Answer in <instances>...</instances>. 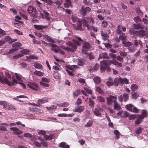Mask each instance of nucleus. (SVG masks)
I'll use <instances>...</instances> for the list:
<instances>
[{"mask_svg": "<svg viewBox=\"0 0 148 148\" xmlns=\"http://www.w3.org/2000/svg\"><path fill=\"white\" fill-rule=\"evenodd\" d=\"M15 75L16 77V79L18 81H22V76L16 73H15Z\"/></svg>", "mask_w": 148, "mask_h": 148, "instance_id": "ea45409f", "label": "nucleus"}, {"mask_svg": "<svg viewBox=\"0 0 148 148\" xmlns=\"http://www.w3.org/2000/svg\"><path fill=\"white\" fill-rule=\"evenodd\" d=\"M134 34L135 35L140 37L143 36L145 34V32L144 30H140L138 31H135Z\"/></svg>", "mask_w": 148, "mask_h": 148, "instance_id": "1a4fd4ad", "label": "nucleus"}, {"mask_svg": "<svg viewBox=\"0 0 148 148\" xmlns=\"http://www.w3.org/2000/svg\"><path fill=\"white\" fill-rule=\"evenodd\" d=\"M53 76V77L56 79H58L59 78V75L58 73L56 71H55L54 72Z\"/></svg>", "mask_w": 148, "mask_h": 148, "instance_id": "603ef678", "label": "nucleus"}, {"mask_svg": "<svg viewBox=\"0 0 148 148\" xmlns=\"http://www.w3.org/2000/svg\"><path fill=\"white\" fill-rule=\"evenodd\" d=\"M107 22L105 21H103L102 22V25L103 27H106L107 26Z\"/></svg>", "mask_w": 148, "mask_h": 148, "instance_id": "774afa93", "label": "nucleus"}, {"mask_svg": "<svg viewBox=\"0 0 148 148\" xmlns=\"http://www.w3.org/2000/svg\"><path fill=\"white\" fill-rule=\"evenodd\" d=\"M142 114L141 115H139L138 116L141 118L142 119L147 117V114L146 111L145 110H143L142 112Z\"/></svg>", "mask_w": 148, "mask_h": 148, "instance_id": "393cba45", "label": "nucleus"}, {"mask_svg": "<svg viewBox=\"0 0 148 148\" xmlns=\"http://www.w3.org/2000/svg\"><path fill=\"white\" fill-rule=\"evenodd\" d=\"M0 82L3 83H5L9 86L14 85L16 84H19L23 88H25V86L23 83L21 82H18L16 80L13 79L12 82H10L5 77H2L0 76Z\"/></svg>", "mask_w": 148, "mask_h": 148, "instance_id": "7ed1b4c3", "label": "nucleus"}, {"mask_svg": "<svg viewBox=\"0 0 148 148\" xmlns=\"http://www.w3.org/2000/svg\"><path fill=\"white\" fill-rule=\"evenodd\" d=\"M51 45L52 47L51 49L53 51L56 53L59 52L60 49L59 48V47L56 45L52 44H51Z\"/></svg>", "mask_w": 148, "mask_h": 148, "instance_id": "4468645a", "label": "nucleus"}, {"mask_svg": "<svg viewBox=\"0 0 148 148\" xmlns=\"http://www.w3.org/2000/svg\"><path fill=\"white\" fill-rule=\"evenodd\" d=\"M34 66L35 68L39 69H42L43 68L42 66L40 64L37 62H34Z\"/></svg>", "mask_w": 148, "mask_h": 148, "instance_id": "dca6fc26", "label": "nucleus"}, {"mask_svg": "<svg viewBox=\"0 0 148 148\" xmlns=\"http://www.w3.org/2000/svg\"><path fill=\"white\" fill-rule=\"evenodd\" d=\"M10 129L11 130L16 132V133L17 134H20L22 133L21 131H19V129L15 127H10Z\"/></svg>", "mask_w": 148, "mask_h": 148, "instance_id": "a878e982", "label": "nucleus"}, {"mask_svg": "<svg viewBox=\"0 0 148 148\" xmlns=\"http://www.w3.org/2000/svg\"><path fill=\"white\" fill-rule=\"evenodd\" d=\"M84 90L88 94H90L92 93V92L91 90L88 88L84 87Z\"/></svg>", "mask_w": 148, "mask_h": 148, "instance_id": "4d7b16f0", "label": "nucleus"}, {"mask_svg": "<svg viewBox=\"0 0 148 148\" xmlns=\"http://www.w3.org/2000/svg\"><path fill=\"white\" fill-rule=\"evenodd\" d=\"M114 132L115 135V138L116 139H119L120 136L119 132L117 130H115L114 131Z\"/></svg>", "mask_w": 148, "mask_h": 148, "instance_id": "de8ad7c7", "label": "nucleus"}, {"mask_svg": "<svg viewBox=\"0 0 148 148\" xmlns=\"http://www.w3.org/2000/svg\"><path fill=\"white\" fill-rule=\"evenodd\" d=\"M97 101L100 102L104 103L105 102L104 97L99 96L97 97Z\"/></svg>", "mask_w": 148, "mask_h": 148, "instance_id": "473e14b6", "label": "nucleus"}, {"mask_svg": "<svg viewBox=\"0 0 148 148\" xmlns=\"http://www.w3.org/2000/svg\"><path fill=\"white\" fill-rule=\"evenodd\" d=\"M61 47L64 49L72 51H74L77 48L76 46L71 42H69L68 43V46L67 47L62 46Z\"/></svg>", "mask_w": 148, "mask_h": 148, "instance_id": "20e7f679", "label": "nucleus"}, {"mask_svg": "<svg viewBox=\"0 0 148 148\" xmlns=\"http://www.w3.org/2000/svg\"><path fill=\"white\" fill-rule=\"evenodd\" d=\"M136 117V116L135 114H132L128 116L129 119L130 120L134 119Z\"/></svg>", "mask_w": 148, "mask_h": 148, "instance_id": "e2e57ef3", "label": "nucleus"}, {"mask_svg": "<svg viewBox=\"0 0 148 148\" xmlns=\"http://www.w3.org/2000/svg\"><path fill=\"white\" fill-rule=\"evenodd\" d=\"M5 75L7 78H6L8 79L10 82H12L13 79H12L11 80V76L8 73H5ZM15 80H16L15 79Z\"/></svg>", "mask_w": 148, "mask_h": 148, "instance_id": "a19ab883", "label": "nucleus"}, {"mask_svg": "<svg viewBox=\"0 0 148 148\" xmlns=\"http://www.w3.org/2000/svg\"><path fill=\"white\" fill-rule=\"evenodd\" d=\"M108 58V54L106 53H102L99 54L98 59H101L102 58L104 59L107 58Z\"/></svg>", "mask_w": 148, "mask_h": 148, "instance_id": "412c9836", "label": "nucleus"}, {"mask_svg": "<svg viewBox=\"0 0 148 148\" xmlns=\"http://www.w3.org/2000/svg\"><path fill=\"white\" fill-rule=\"evenodd\" d=\"M66 2L64 3V6L66 8H68L71 5V2L70 0H66Z\"/></svg>", "mask_w": 148, "mask_h": 148, "instance_id": "4c0bfd02", "label": "nucleus"}, {"mask_svg": "<svg viewBox=\"0 0 148 148\" xmlns=\"http://www.w3.org/2000/svg\"><path fill=\"white\" fill-rule=\"evenodd\" d=\"M80 94V90H77L73 92V95L74 97H76L78 96Z\"/></svg>", "mask_w": 148, "mask_h": 148, "instance_id": "3c124183", "label": "nucleus"}, {"mask_svg": "<svg viewBox=\"0 0 148 148\" xmlns=\"http://www.w3.org/2000/svg\"><path fill=\"white\" fill-rule=\"evenodd\" d=\"M69 103L68 102H65L60 104L59 106L62 107H68L69 105Z\"/></svg>", "mask_w": 148, "mask_h": 148, "instance_id": "79ce46f5", "label": "nucleus"}, {"mask_svg": "<svg viewBox=\"0 0 148 148\" xmlns=\"http://www.w3.org/2000/svg\"><path fill=\"white\" fill-rule=\"evenodd\" d=\"M132 98L134 99H136L139 97V94L137 92H135L132 93Z\"/></svg>", "mask_w": 148, "mask_h": 148, "instance_id": "2f4dec72", "label": "nucleus"}, {"mask_svg": "<svg viewBox=\"0 0 148 148\" xmlns=\"http://www.w3.org/2000/svg\"><path fill=\"white\" fill-rule=\"evenodd\" d=\"M82 23V22L80 21H78L77 27L76 28V29L81 30L82 29L81 27Z\"/></svg>", "mask_w": 148, "mask_h": 148, "instance_id": "58836bf2", "label": "nucleus"}, {"mask_svg": "<svg viewBox=\"0 0 148 148\" xmlns=\"http://www.w3.org/2000/svg\"><path fill=\"white\" fill-rule=\"evenodd\" d=\"M78 81L80 83L84 84L85 83V81L84 79L79 77L77 78Z\"/></svg>", "mask_w": 148, "mask_h": 148, "instance_id": "bf43d9fd", "label": "nucleus"}, {"mask_svg": "<svg viewBox=\"0 0 148 148\" xmlns=\"http://www.w3.org/2000/svg\"><path fill=\"white\" fill-rule=\"evenodd\" d=\"M42 82L49 83L50 81V79L49 78L43 77L42 78Z\"/></svg>", "mask_w": 148, "mask_h": 148, "instance_id": "0e129e2a", "label": "nucleus"}, {"mask_svg": "<svg viewBox=\"0 0 148 148\" xmlns=\"http://www.w3.org/2000/svg\"><path fill=\"white\" fill-rule=\"evenodd\" d=\"M29 51H30L29 50L26 49H23L20 51V52L22 54H26L29 52Z\"/></svg>", "mask_w": 148, "mask_h": 148, "instance_id": "6e6d98bb", "label": "nucleus"}, {"mask_svg": "<svg viewBox=\"0 0 148 148\" xmlns=\"http://www.w3.org/2000/svg\"><path fill=\"white\" fill-rule=\"evenodd\" d=\"M84 106H80L74 109L73 111L75 112H77L79 113H81L84 110Z\"/></svg>", "mask_w": 148, "mask_h": 148, "instance_id": "2eb2a0df", "label": "nucleus"}, {"mask_svg": "<svg viewBox=\"0 0 148 148\" xmlns=\"http://www.w3.org/2000/svg\"><path fill=\"white\" fill-rule=\"evenodd\" d=\"M87 19V18L83 19H82L81 22L83 23L84 26L86 27L88 29H91V26L88 25Z\"/></svg>", "mask_w": 148, "mask_h": 148, "instance_id": "9b49d317", "label": "nucleus"}, {"mask_svg": "<svg viewBox=\"0 0 148 148\" xmlns=\"http://www.w3.org/2000/svg\"><path fill=\"white\" fill-rule=\"evenodd\" d=\"M91 9L89 7H86L85 8H82L80 12L81 13H82L83 14L85 15L87 12H90L91 11Z\"/></svg>", "mask_w": 148, "mask_h": 148, "instance_id": "f3484780", "label": "nucleus"}, {"mask_svg": "<svg viewBox=\"0 0 148 148\" xmlns=\"http://www.w3.org/2000/svg\"><path fill=\"white\" fill-rule=\"evenodd\" d=\"M43 12L45 16H44L43 14L40 13V17L42 18H44V17L47 20H49L50 18L49 17V14L47 13V12H45V11H43Z\"/></svg>", "mask_w": 148, "mask_h": 148, "instance_id": "f8f14e48", "label": "nucleus"}, {"mask_svg": "<svg viewBox=\"0 0 148 148\" xmlns=\"http://www.w3.org/2000/svg\"><path fill=\"white\" fill-rule=\"evenodd\" d=\"M77 64L79 65L82 66L85 63V60L84 59H82L81 58H79L77 60L75 58H74L73 60V61L74 62L77 61Z\"/></svg>", "mask_w": 148, "mask_h": 148, "instance_id": "9d476101", "label": "nucleus"}, {"mask_svg": "<svg viewBox=\"0 0 148 148\" xmlns=\"http://www.w3.org/2000/svg\"><path fill=\"white\" fill-rule=\"evenodd\" d=\"M138 86L137 85L134 84H132L130 86V88L132 91L136 90L138 88Z\"/></svg>", "mask_w": 148, "mask_h": 148, "instance_id": "c756f323", "label": "nucleus"}, {"mask_svg": "<svg viewBox=\"0 0 148 148\" xmlns=\"http://www.w3.org/2000/svg\"><path fill=\"white\" fill-rule=\"evenodd\" d=\"M101 34L102 39L105 41L106 40L108 37V34L104 32L103 31L101 32Z\"/></svg>", "mask_w": 148, "mask_h": 148, "instance_id": "b1692460", "label": "nucleus"}, {"mask_svg": "<svg viewBox=\"0 0 148 148\" xmlns=\"http://www.w3.org/2000/svg\"><path fill=\"white\" fill-rule=\"evenodd\" d=\"M34 10L32 6H29L28 8L27 11L29 13H31Z\"/></svg>", "mask_w": 148, "mask_h": 148, "instance_id": "680f3d73", "label": "nucleus"}, {"mask_svg": "<svg viewBox=\"0 0 148 148\" xmlns=\"http://www.w3.org/2000/svg\"><path fill=\"white\" fill-rule=\"evenodd\" d=\"M34 34L35 35L39 38L43 37V35H42L41 33L38 32H34Z\"/></svg>", "mask_w": 148, "mask_h": 148, "instance_id": "13d9d810", "label": "nucleus"}, {"mask_svg": "<svg viewBox=\"0 0 148 148\" xmlns=\"http://www.w3.org/2000/svg\"><path fill=\"white\" fill-rule=\"evenodd\" d=\"M116 99V97H114L110 95L107 98V103L108 105H112V102L114 103Z\"/></svg>", "mask_w": 148, "mask_h": 148, "instance_id": "6e6552de", "label": "nucleus"}, {"mask_svg": "<svg viewBox=\"0 0 148 148\" xmlns=\"http://www.w3.org/2000/svg\"><path fill=\"white\" fill-rule=\"evenodd\" d=\"M143 128L140 127H139L136 128V133L137 134H140L142 132Z\"/></svg>", "mask_w": 148, "mask_h": 148, "instance_id": "f704fd0d", "label": "nucleus"}, {"mask_svg": "<svg viewBox=\"0 0 148 148\" xmlns=\"http://www.w3.org/2000/svg\"><path fill=\"white\" fill-rule=\"evenodd\" d=\"M143 119L138 116L137 120L135 121V123L136 124H138L140 123Z\"/></svg>", "mask_w": 148, "mask_h": 148, "instance_id": "09e8293b", "label": "nucleus"}, {"mask_svg": "<svg viewBox=\"0 0 148 148\" xmlns=\"http://www.w3.org/2000/svg\"><path fill=\"white\" fill-rule=\"evenodd\" d=\"M27 86L29 88L36 91L39 88L38 85L34 82L28 83Z\"/></svg>", "mask_w": 148, "mask_h": 148, "instance_id": "0eeeda50", "label": "nucleus"}, {"mask_svg": "<svg viewBox=\"0 0 148 148\" xmlns=\"http://www.w3.org/2000/svg\"><path fill=\"white\" fill-rule=\"evenodd\" d=\"M89 105L91 107H93L94 106V101L90 98H89Z\"/></svg>", "mask_w": 148, "mask_h": 148, "instance_id": "8fccbe9b", "label": "nucleus"}, {"mask_svg": "<svg viewBox=\"0 0 148 148\" xmlns=\"http://www.w3.org/2000/svg\"><path fill=\"white\" fill-rule=\"evenodd\" d=\"M56 106H52L49 108H47V109L50 111L56 109Z\"/></svg>", "mask_w": 148, "mask_h": 148, "instance_id": "338daca9", "label": "nucleus"}, {"mask_svg": "<svg viewBox=\"0 0 148 148\" xmlns=\"http://www.w3.org/2000/svg\"><path fill=\"white\" fill-rule=\"evenodd\" d=\"M126 30L125 28L123 26H118L117 27V32L119 34L122 31H125Z\"/></svg>", "mask_w": 148, "mask_h": 148, "instance_id": "aec40b11", "label": "nucleus"}, {"mask_svg": "<svg viewBox=\"0 0 148 148\" xmlns=\"http://www.w3.org/2000/svg\"><path fill=\"white\" fill-rule=\"evenodd\" d=\"M93 80L95 84H99L100 82L101 79L98 77L96 76L94 78Z\"/></svg>", "mask_w": 148, "mask_h": 148, "instance_id": "72a5a7b5", "label": "nucleus"}, {"mask_svg": "<svg viewBox=\"0 0 148 148\" xmlns=\"http://www.w3.org/2000/svg\"><path fill=\"white\" fill-rule=\"evenodd\" d=\"M83 46L82 50V52L84 54H87V51H88L90 48V45L87 42H84L83 44Z\"/></svg>", "mask_w": 148, "mask_h": 148, "instance_id": "423d86ee", "label": "nucleus"}, {"mask_svg": "<svg viewBox=\"0 0 148 148\" xmlns=\"http://www.w3.org/2000/svg\"><path fill=\"white\" fill-rule=\"evenodd\" d=\"M21 44L19 42H16L12 44V46L13 47H19L21 46Z\"/></svg>", "mask_w": 148, "mask_h": 148, "instance_id": "37998d69", "label": "nucleus"}, {"mask_svg": "<svg viewBox=\"0 0 148 148\" xmlns=\"http://www.w3.org/2000/svg\"><path fill=\"white\" fill-rule=\"evenodd\" d=\"M126 109L132 112L138 113V110L136 107H134L131 104L127 105L125 106Z\"/></svg>", "mask_w": 148, "mask_h": 148, "instance_id": "39448f33", "label": "nucleus"}, {"mask_svg": "<svg viewBox=\"0 0 148 148\" xmlns=\"http://www.w3.org/2000/svg\"><path fill=\"white\" fill-rule=\"evenodd\" d=\"M96 91L99 93L101 94L103 93V92L99 87L98 86H96Z\"/></svg>", "mask_w": 148, "mask_h": 148, "instance_id": "864d4df0", "label": "nucleus"}, {"mask_svg": "<svg viewBox=\"0 0 148 148\" xmlns=\"http://www.w3.org/2000/svg\"><path fill=\"white\" fill-rule=\"evenodd\" d=\"M5 109H8L9 110H16V108L15 107H13L12 106L7 105L6 107H5Z\"/></svg>", "mask_w": 148, "mask_h": 148, "instance_id": "c85d7f7f", "label": "nucleus"}, {"mask_svg": "<svg viewBox=\"0 0 148 148\" xmlns=\"http://www.w3.org/2000/svg\"><path fill=\"white\" fill-rule=\"evenodd\" d=\"M20 15L23 17L26 20L28 19V17L26 14V13L23 11L22 12H20Z\"/></svg>", "mask_w": 148, "mask_h": 148, "instance_id": "c03bdc74", "label": "nucleus"}, {"mask_svg": "<svg viewBox=\"0 0 148 148\" xmlns=\"http://www.w3.org/2000/svg\"><path fill=\"white\" fill-rule=\"evenodd\" d=\"M27 59H38V58L36 56H34L33 55H30L27 56L26 57Z\"/></svg>", "mask_w": 148, "mask_h": 148, "instance_id": "a18cd8bd", "label": "nucleus"}, {"mask_svg": "<svg viewBox=\"0 0 148 148\" xmlns=\"http://www.w3.org/2000/svg\"><path fill=\"white\" fill-rule=\"evenodd\" d=\"M122 43L125 46H129L131 45V43L129 42L123 41Z\"/></svg>", "mask_w": 148, "mask_h": 148, "instance_id": "5fc2aeb1", "label": "nucleus"}, {"mask_svg": "<svg viewBox=\"0 0 148 148\" xmlns=\"http://www.w3.org/2000/svg\"><path fill=\"white\" fill-rule=\"evenodd\" d=\"M93 122L91 120H90L84 125V127H88L91 126L93 124Z\"/></svg>", "mask_w": 148, "mask_h": 148, "instance_id": "e433bc0d", "label": "nucleus"}, {"mask_svg": "<svg viewBox=\"0 0 148 148\" xmlns=\"http://www.w3.org/2000/svg\"><path fill=\"white\" fill-rule=\"evenodd\" d=\"M114 109L117 110H119L121 109L120 106L118 104L116 100L115 101H114Z\"/></svg>", "mask_w": 148, "mask_h": 148, "instance_id": "6ab92c4d", "label": "nucleus"}, {"mask_svg": "<svg viewBox=\"0 0 148 148\" xmlns=\"http://www.w3.org/2000/svg\"><path fill=\"white\" fill-rule=\"evenodd\" d=\"M34 73L35 75L40 77L42 76L44 74L43 73L37 70L35 71L34 72Z\"/></svg>", "mask_w": 148, "mask_h": 148, "instance_id": "cd10ccee", "label": "nucleus"}, {"mask_svg": "<svg viewBox=\"0 0 148 148\" xmlns=\"http://www.w3.org/2000/svg\"><path fill=\"white\" fill-rule=\"evenodd\" d=\"M77 67V65H74L71 66H67L66 68L68 70H71L72 71H74L75 69Z\"/></svg>", "mask_w": 148, "mask_h": 148, "instance_id": "4be33fe9", "label": "nucleus"}, {"mask_svg": "<svg viewBox=\"0 0 148 148\" xmlns=\"http://www.w3.org/2000/svg\"><path fill=\"white\" fill-rule=\"evenodd\" d=\"M123 96L124 101H126L128 99V94L126 93L124 94L123 95Z\"/></svg>", "mask_w": 148, "mask_h": 148, "instance_id": "052dcab7", "label": "nucleus"}, {"mask_svg": "<svg viewBox=\"0 0 148 148\" xmlns=\"http://www.w3.org/2000/svg\"><path fill=\"white\" fill-rule=\"evenodd\" d=\"M77 39L79 41L77 40H74V42L77 45H80L81 42L83 41V40L80 37H77Z\"/></svg>", "mask_w": 148, "mask_h": 148, "instance_id": "c9c22d12", "label": "nucleus"}, {"mask_svg": "<svg viewBox=\"0 0 148 148\" xmlns=\"http://www.w3.org/2000/svg\"><path fill=\"white\" fill-rule=\"evenodd\" d=\"M94 114L97 116H101V113L97 108H95L93 111Z\"/></svg>", "mask_w": 148, "mask_h": 148, "instance_id": "7c9ffc66", "label": "nucleus"}, {"mask_svg": "<svg viewBox=\"0 0 148 148\" xmlns=\"http://www.w3.org/2000/svg\"><path fill=\"white\" fill-rule=\"evenodd\" d=\"M126 36L125 35V34L124 33H121L120 36H119V38L120 39L122 40H124L125 39Z\"/></svg>", "mask_w": 148, "mask_h": 148, "instance_id": "49530a36", "label": "nucleus"}, {"mask_svg": "<svg viewBox=\"0 0 148 148\" xmlns=\"http://www.w3.org/2000/svg\"><path fill=\"white\" fill-rule=\"evenodd\" d=\"M4 39L6 41L8 42L9 43H12L13 42L16 40L15 39H12L9 36H5V37Z\"/></svg>", "mask_w": 148, "mask_h": 148, "instance_id": "5701e85b", "label": "nucleus"}, {"mask_svg": "<svg viewBox=\"0 0 148 148\" xmlns=\"http://www.w3.org/2000/svg\"><path fill=\"white\" fill-rule=\"evenodd\" d=\"M48 99L47 97H44L38 100V103L39 104L45 103L48 101Z\"/></svg>", "mask_w": 148, "mask_h": 148, "instance_id": "a211bd4d", "label": "nucleus"}, {"mask_svg": "<svg viewBox=\"0 0 148 148\" xmlns=\"http://www.w3.org/2000/svg\"><path fill=\"white\" fill-rule=\"evenodd\" d=\"M47 26H43L41 25H34V28L38 30H41L47 27Z\"/></svg>", "mask_w": 148, "mask_h": 148, "instance_id": "ddd939ff", "label": "nucleus"}, {"mask_svg": "<svg viewBox=\"0 0 148 148\" xmlns=\"http://www.w3.org/2000/svg\"><path fill=\"white\" fill-rule=\"evenodd\" d=\"M101 68L100 70L101 71H104V69L106 68L108 65H110L112 64L120 67L122 66L121 64L119 63L115 60L113 59L112 60H104L100 62Z\"/></svg>", "mask_w": 148, "mask_h": 148, "instance_id": "f257e3e1", "label": "nucleus"}, {"mask_svg": "<svg viewBox=\"0 0 148 148\" xmlns=\"http://www.w3.org/2000/svg\"><path fill=\"white\" fill-rule=\"evenodd\" d=\"M129 83L128 80L126 78L123 79L121 78H115L114 80V82L108 81L106 82L107 85L108 87H110L111 86L114 85L115 86H117L119 84H123L125 83L126 84H128Z\"/></svg>", "mask_w": 148, "mask_h": 148, "instance_id": "f03ea898", "label": "nucleus"}, {"mask_svg": "<svg viewBox=\"0 0 148 148\" xmlns=\"http://www.w3.org/2000/svg\"><path fill=\"white\" fill-rule=\"evenodd\" d=\"M40 84L42 86L46 87H49V84H46L44 83L43 82H40Z\"/></svg>", "mask_w": 148, "mask_h": 148, "instance_id": "69168bd1", "label": "nucleus"}, {"mask_svg": "<svg viewBox=\"0 0 148 148\" xmlns=\"http://www.w3.org/2000/svg\"><path fill=\"white\" fill-rule=\"evenodd\" d=\"M60 147L63 148H69V145L66 144L64 142H63L60 144Z\"/></svg>", "mask_w": 148, "mask_h": 148, "instance_id": "bb28decb", "label": "nucleus"}]
</instances>
